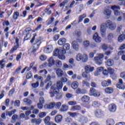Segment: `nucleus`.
<instances>
[{"instance_id":"obj_11","label":"nucleus","mask_w":125,"mask_h":125,"mask_svg":"<svg viewBox=\"0 0 125 125\" xmlns=\"http://www.w3.org/2000/svg\"><path fill=\"white\" fill-rule=\"evenodd\" d=\"M93 39L96 42H101L102 39L101 37L98 35V33H95L93 36Z\"/></svg>"},{"instance_id":"obj_54","label":"nucleus","mask_w":125,"mask_h":125,"mask_svg":"<svg viewBox=\"0 0 125 125\" xmlns=\"http://www.w3.org/2000/svg\"><path fill=\"white\" fill-rule=\"evenodd\" d=\"M32 76L33 74L31 73V72H29L26 75V79H27V80H30V79L32 78Z\"/></svg>"},{"instance_id":"obj_5","label":"nucleus","mask_w":125,"mask_h":125,"mask_svg":"<svg viewBox=\"0 0 125 125\" xmlns=\"http://www.w3.org/2000/svg\"><path fill=\"white\" fill-rule=\"evenodd\" d=\"M108 28L106 26V23H103L100 26L101 34L103 38L106 37V31Z\"/></svg>"},{"instance_id":"obj_53","label":"nucleus","mask_w":125,"mask_h":125,"mask_svg":"<svg viewBox=\"0 0 125 125\" xmlns=\"http://www.w3.org/2000/svg\"><path fill=\"white\" fill-rule=\"evenodd\" d=\"M39 82H37L36 83H32L31 85L33 88H37V87L39 86Z\"/></svg>"},{"instance_id":"obj_37","label":"nucleus","mask_w":125,"mask_h":125,"mask_svg":"<svg viewBox=\"0 0 125 125\" xmlns=\"http://www.w3.org/2000/svg\"><path fill=\"white\" fill-rule=\"evenodd\" d=\"M113 91H114V89L112 87H106L105 89V92H106V93H108V94L112 93Z\"/></svg>"},{"instance_id":"obj_41","label":"nucleus","mask_w":125,"mask_h":125,"mask_svg":"<svg viewBox=\"0 0 125 125\" xmlns=\"http://www.w3.org/2000/svg\"><path fill=\"white\" fill-rule=\"evenodd\" d=\"M82 62L83 63H85L88 60V57H87V55L83 54V56Z\"/></svg>"},{"instance_id":"obj_51","label":"nucleus","mask_w":125,"mask_h":125,"mask_svg":"<svg viewBox=\"0 0 125 125\" xmlns=\"http://www.w3.org/2000/svg\"><path fill=\"white\" fill-rule=\"evenodd\" d=\"M102 49L104 51H106L108 49V45L106 44H103L102 45Z\"/></svg>"},{"instance_id":"obj_32","label":"nucleus","mask_w":125,"mask_h":125,"mask_svg":"<svg viewBox=\"0 0 125 125\" xmlns=\"http://www.w3.org/2000/svg\"><path fill=\"white\" fill-rule=\"evenodd\" d=\"M17 110L16 109H14L13 110H12L11 111H6V115L7 116H9V117H11L14 114H15V112H16Z\"/></svg>"},{"instance_id":"obj_4","label":"nucleus","mask_w":125,"mask_h":125,"mask_svg":"<svg viewBox=\"0 0 125 125\" xmlns=\"http://www.w3.org/2000/svg\"><path fill=\"white\" fill-rule=\"evenodd\" d=\"M105 25L111 31H114V30H116V25L115 22H113L110 20H107L105 21Z\"/></svg>"},{"instance_id":"obj_13","label":"nucleus","mask_w":125,"mask_h":125,"mask_svg":"<svg viewBox=\"0 0 125 125\" xmlns=\"http://www.w3.org/2000/svg\"><path fill=\"white\" fill-rule=\"evenodd\" d=\"M95 115L97 118H103L104 117V112L101 110H98L95 111Z\"/></svg>"},{"instance_id":"obj_21","label":"nucleus","mask_w":125,"mask_h":125,"mask_svg":"<svg viewBox=\"0 0 125 125\" xmlns=\"http://www.w3.org/2000/svg\"><path fill=\"white\" fill-rule=\"evenodd\" d=\"M55 106V103H50L49 104H46L44 105L45 108L47 109H52L54 108Z\"/></svg>"},{"instance_id":"obj_16","label":"nucleus","mask_w":125,"mask_h":125,"mask_svg":"<svg viewBox=\"0 0 125 125\" xmlns=\"http://www.w3.org/2000/svg\"><path fill=\"white\" fill-rule=\"evenodd\" d=\"M112 13V11L109 9H106L104 11V14L105 15V17L109 19L111 17V14Z\"/></svg>"},{"instance_id":"obj_15","label":"nucleus","mask_w":125,"mask_h":125,"mask_svg":"<svg viewBox=\"0 0 125 125\" xmlns=\"http://www.w3.org/2000/svg\"><path fill=\"white\" fill-rule=\"evenodd\" d=\"M56 70V73L57 77L59 78H61L62 76H64V72L61 68L55 69Z\"/></svg>"},{"instance_id":"obj_18","label":"nucleus","mask_w":125,"mask_h":125,"mask_svg":"<svg viewBox=\"0 0 125 125\" xmlns=\"http://www.w3.org/2000/svg\"><path fill=\"white\" fill-rule=\"evenodd\" d=\"M49 67H52L53 65L55 64V60L53 59V57H50L47 60Z\"/></svg>"},{"instance_id":"obj_40","label":"nucleus","mask_w":125,"mask_h":125,"mask_svg":"<svg viewBox=\"0 0 125 125\" xmlns=\"http://www.w3.org/2000/svg\"><path fill=\"white\" fill-rule=\"evenodd\" d=\"M114 64V61L112 59H108L106 62V65L108 66H112Z\"/></svg>"},{"instance_id":"obj_26","label":"nucleus","mask_w":125,"mask_h":125,"mask_svg":"<svg viewBox=\"0 0 125 125\" xmlns=\"http://www.w3.org/2000/svg\"><path fill=\"white\" fill-rule=\"evenodd\" d=\"M23 102H24V103H25V104H26V105H27V106H30V105H31V104H32V100H31L30 99H28V98L24 99Z\"/></svg>"},{"instance_id":"obj_9","label":"nucleus","mask_w":125,"mask_h":125,"mask_svg":"<svg viewBox=\"0 0 125 125\" xmlns=\"http://www.w3.org/2000/svg\"><path fill=\"white\" fill-rule=\"evenodd\" d=\"M117 88H119V89H123L125 90V83L123 82V80L119 79V83L117 84Z\"/></svg>"},{"instance_id":"obj_29","label":"nucleus","mask_w":125,"mask_h":125,"mask_svg":"<svg viewBox=\"0 0 125 125\" xmlns=\"http://www.w3.org/2000/svg\"><path fill=\"white\" fill-rule=\"evenodd\" d=\"M100 103L97 101L93 102L92 104V106L95 108H98V107H100Z\"/></svg>"},{"instance_id":"obj_22","label":"nucleus","mask_w":125,"mask_h":125,"mask_svg":"<svg viewBox=\"0 0 125 125\" xmlns=\"http://www.w3.org/2000/svg\"><path fill=\"white\" fill-rule=\"evenodd\" d=\"M19 46V44L15 43V46L13 48H12V49L10 51V54H12V53H13V52H14L15 50H17V48H18Z\"/></svg>"},{"instance_id":"obj_20","label":"nucleus","mask_w":125,"mask_h":125,"mask_svg":"<svg viewBox=\"0 0 125 125\" xmlns=\"http://www.w3.org/2000/svg\"><path fill=\"white\" fill-rule=\"evenodd\" d=\"M63 120V117L61 115H58L55 118V121L57 124L61 123Z\"/></svg>"},{"instance_id":"obj_34","label":"nucleus","mask_w":125,"mask_h":125,"mask_svg":"<svg viewBox=\"0 0 125 125\" xmlns=\"http://www.w3.org/2000/svg\"><path fill=\"white\" fill-rule=\"evenodd\" d=\"M83 55H82L81 53H79L76 56V60L78 62H80V61H83Z\"/></svg>"},{"instance_id":"obj_56","label":"nucleus","mask_w":125,"mask_h":125,"mask_svg":"<svg viewBox=\"0 0 125 125\" xmlns=\"http://www.w3.org/2000/svg\"><path fill=\"white\" fill-rule=\"evenodd\" d=\"M22 56V52H20L19 54H18L16 57L17 61H19L20 59H21Z\"/></svg>"},{"instance_id":"obj_3","label":"nucleus","mask_w":125,"mask_h":125,"mask_svg":"<svg viewBox=\"0 0 125 125\" xmlns=\"http://www.w3.org/2000/svg\"><path fill=\"white\" fill-rule=\"evenodd\" d=\"M66 54V51L63 50V49H56L54 50L53 52L54 56H58L59 59L61 60H65V55L64 54Z\"/></svg>"},{"instance_id":"obj_24","label":"nucleus","mask_w":125,"mask_h":125,"mask_svg":"<svg viewBox=\"0 0 125 125\" xmlns=\"http://www.w3.org/2000/svg\"><path fill=\"white\" fill-rule=\"evenodd\" d=\"M89 100H90V98L87 96H83V97L82 98V101L84 103L89 102Z\"/></svg>"},{"instance_id":"obj_58","label":"nucleus","mask_w":125,"mask_h":125,"mask_svg":"<svg viewBox=\"0 0 125 125\" xmlns=\"http://www.w3.org/2000/svg\"><path fill=\"white\" fill-rule=\"evenodd\" d=\"M40 60L42 61H44V60H46V56L44 55H42L40 56Z\"/></svg>"},{"instance_id":"obj_1","label":"nucleus","mask_w":125,"mask_h":125,"mask_svg":"<svg viewBox=\"0 0 125 125\" xmlns=\"http://www.w3.org/2000/svg\"><path fill=\"white\" fill-rule=\"evenodd\" d=\"M63 87V83L61 81H58L56 85H53L50 88V91L49 92L51 95V97H54V94H58L60 91V89H62Z\"/></svg>"},{"instance_id":"obj_45","label":"nucleus","mask_w":125,"mask_h":125,"mask_svg":"<svg viewBox=\"0 0 125 125\" xmlns=\"http://www.w3.org/2000/svg\"><path fill=\"white\" fill-rule=\"evenodd\" d=\"M19 16V12H15L13 15V19H15V20H17V19H18Z\"/></svg>"},{"instance_id":"obj_30","label":"nucleus","mask_w":125,"mask_h":125,"mask_svg":"<svg viewBox=\"0 0 125 125\" xmlns=\"http://www.w3.org/2000/svg\"><path fill=\"white\" fill-rule=\"evenodd\" d=\"M72 67L71 65H68L67 63H64L63 64L62 69L64 71L68 70V69H72Z\"/></svg>"},{"instance_id":"obj_10","label":"nucleus","mask_w":125,"mask_h":125,"mask_svg":"<svg viewBox=\"0 0 125 125\" xmlns=\"http://www.w3.org/2000/svg\"><path fill=\"white\" fill-rule=\"evenodd\" d=\"M108 110L111 113H115L117 111V105L114 104H111L108 105Z\"/></svg>"},{"instance_id":"obj_33","label":"nucleus","mask_w":125,"mask_h":125,"mask_svg":"<svg viewBox=\"0 0 125 125\" xmlns=\"http://www.w3.org/2000/svg\"><path fill=\"white\" fill-rule=\"evenodd\" d=\"M79 86V83L77 81H75L72 83L71 87L73 89H77Z\"/></svg>"},{"instance_id":"obj_55","label":"nucleus","mask_w":125,"mask_h":125,"mask_svg":"<svg viewBox=\"0 0 125 125\" xmlns=\"http://www.w3.org/2000/svg\"><path fill=\"white\" fill-rule=\"evenodd\" d=\"M4 62V60H2L1 61H0V67L1 68V69H3V67H4V65H5V64L3 63V62Z\"/></svg>"},{"instance_id":"obj_8","label":"nucleus","mask_w":125,"mask_h":125,"mask_svg":"<svg viewBox=\"0 0 125 125\" xmlns=\"http://www.w3.org/2000/svg\"><path fill=\"white\" fill-rule=\"evenodd\" d=\"M111 8L112 10H114V13L115 16H120L121 14H123V13H121L118 10V9H120L121 8L119 6L113 5L111 6Z\"/></svg>"},{"instance_id":"obj_6","label":"nucleus","mask_w":125,"mask_h":125,"mask_svg":"<svg viewBox=\"0 0 125 125\" xmlns=\"http://www.w3.org/2000/svg\"><path fill=\"white\" fill-rule=\"evenodd\" d=\"M90 96H94L95 97H99L100 96V92L96 90L93 87L90 89V93H89Z\"/></svg>"},{"instance_id":"obj_23","label":"nucleus","mask_w":125,"mask_h":125,"mask_svg":"<svg viewBox=\"0 0 125 125\" xmlns=\"http://www.w3.org/2000/svg\"><path fill=\"white\" fill-rule=\"evenodd\" d=\"M31 124H36V125H40L42 123L41 119H33L31 120Z\"/></svg>"},{"instance_id":"obj_43","label":"nucleus","mask_w":125,"mask_h":125,"mask_svg":"<svg viewBox=\"0 0 125 125\" xmlns=\"http://www.w3.org/2000/svg\"><path fill=\"white\" fill-rule=\"evenodd\" d=\"M80 122L83 123H85L87 122V118L84 117V116H82L81 118V120Z\"/></svg>"},{"instance_id":"obj_36","label":"nucleus","mask_w":125,"mask_h":125,"mask_svg":"<svg viewBox=\"0 0 125 125\" xmlns=\"http://www.w3.org/2000/svg\"><path fill=\"white\" fill-rule=\"evenodd\" d=\"M106 124L107 125H115V122L112 119H108L106 120Z\"/></svg>"},{"instance_id":"obj_39","label":"nucleus","mask_w":125,"mask_h":125,"mask_svg":"<svg viewBox=\"0 0 125 125\" xmlns=\"http://www.w3.org/2000/svg\"><path fill=\"white\" fill-rule=\"evenodd\" d=\"M62 50H64V51H66V50H69L70 49V44L69 43H65L63 46Z\"/></svg>"},{"instance_id":"obj_38","label":"nucleus","mask_w":125,"mask_h":125,"mask_svg":"<svg viewBox=\"0 0 125 125\" xmlns=\"http://www.w3.org/2000/svg\"><path fill=\"white\" fill-rule=\"evenodd\" d=\"M41 41H38L36 43L34 44L33 45V48H34L35 49H36L37 50H38V49H39V48L40 47V44H41Z\"/></svg>"},{"instance_id":"obj_60","label":"nucleus","mask_w":125,"mask_h":125,"mask_svg":"<svg viewBox=\"0 0 125 125\" xmlns=\"http://www.w3.org/2000/svg\"><path fill=\"white\" fill-rule=\"evenodd\" d=\"M43 104H42L41 103H39L37 104V107L39 108V109H42L43 108Z\"/></svg>"},{"instance_id":"obj_47","label":"nucleus","mask_w":125,"mask_h":125,"mask_svg":"<svg viewBox=\"0 0 125 125\" xmlns=\"http://www.w3.org/2000/svg\"><path fill=\"white\" fill-rule=\"evenodd\" d=\"M68 105L70 106H75V105H77V102L75 101H71L68 102Z\"/></svg>"},{"instance_id":"obj_7","label":"nucleus","mask_w":125,"mask_h":125,"mask_svg":"<svg viewBox=\"0 0 125 125\" xmlns=\"http://www.w3.org/2000/svg\"><path fill=\"white\" fill-rule=\"evenodd\" d=\"M104 57V55H103V54H100L98 57H95L94 58L95 62L97 65H101V64H102V59Z\"/></svg>"},{"instance_id":"obj_35","label":"nucleus","mask_w":125,"mask_h":125,"mask_svg":"<svg viewBox=\"0 0 125 125\" xmlns=\"http://www.w3.org/2000/svg\"><path fill=\"white\" fill-rule=\"evenodd\" d=\"M125 40V34H122L120 35L118 37V42H124Z\"/></svg>"},{"instance_id":"obj_52","label":"nucleus","mask_w":125,"mask_h":125,"mask_svg":"<svg viewBox=\"0 0 125 125\" xmlns=\"http://www.w3.org/2000/svg\"><path fill=\"white\" fill-rule=\"evenodd\" d=\"M68 3V0H66L62 2L60 4V7H64L65 6V5Z\"/></svg>"},{"instance_id":"obj_62","label":"nucleus","mask_w":125,"mask_h":125,"mask_svg":"<svg viewBox=\"0 0 125 125\" xmlns=\"http://www.w3.org/2000/svg\"><path fill=\"white\" fill-rule=\"evenodd\" d=\"M18 119V115H16V114H14V115H13V116L12 117V120H13V121H16V120Z\"/></svg>"},{"instance_id":"obj_25","label":"nucleus","mask_w":125,"mask_h":125,"mask_svg":"<svg viewBox=\"0 0 125 125\" xmlns=\"http://www.w3.org/2000/svg\"><path fill=\"white\" fill-rule=\"evenodd\" d=\"M68 109H69L68 105L62 104L60 108V111H61V112H66V111H68Z\"/></svg>"},{"instance_id":"obj_49","label":"nucleus","mask_w":125,"mask_h":125,"mask_svg":"<svg viewBox=\"0 0 125 125\" xmlns=\"http://www.w3.org/2000/svg\"><path fill=\"white\" fill-rule=\"evenodd\" d=\"M74 34L75 36H77V37H81V36H82V31L80 30H76L74 32Z\"/></svg>"},{"instance_id":"obj_17","label":"nucleus","mask_w":125,"mask_h":125,"mask_svg":"<svg viewBox=\"0 0 125 125\" xmlns=\"http://www.w3.org/2000/svg\"><path fill=\"white\" fill-rule=\"evenodd\" d=\"M81 109H82L81 106L76 105L71 106L70 110L71 112H76V111H80Z\"/></svg>"},{"instance_id":"obj_14","label":"nucleus","mask_w":125,"mask_h":125,"mask_svg":"<svg viewBox=\"0 0 125 125\" xmlns=\"http://www.w3.org/2000/svg\"><path fill=\"white\" fill-rule=\"evenodd\" d=\"M53 50V47L52 46V45H49L44 48V52H45V53H50L51 52H52Z\"/></svg>"},{"instance_id":"obj_63","label":"nucleus","mask_w":125,"mask_h":125,"mask_svg":"<svg viewBox=\"0 0 125 125\" xmlns=\"http://www.w3.org/2000/svg\"><path fill=\"white\" fill-rule=\"evenodd\" d=\"M51 85H52V83H51V82H49L46 85V89H48Z\"/></svg>"},{"instance_id":"obj_28","label":"nucleus","mask_w":125,"mask_h":125,"mask_svg":"<svg viewBox=\"0 0 125 125\" xmlns=\"http://www.w3.org/2000/svg\"><path fill=\"white\" fill-rule=\"evenodd\" d=\"M55 64L57 68H61L62 67V62L60 60H56Z\"/></svg>"},{"instance_id":"obj_59","label":"nucleus","mask_w":125,"mask_h":125,"mask_svg":"<svg viewBox=\"0 0 125 125\" xmlns=\"http://www.w3.org/2000/svg\"><path fill=\"white\" fill-rule=\"evenodd\" d=\"M55 107L56 108H57L58 109H59V108H60V107H61V103L58 102L56 104H55Z\"/></svg>"},{"instance_id":"obj_12","label":"nucleus","mask_w":125,"mask_h":125,"mask_svg":"<svg viewBox=\"0 0 125 125\" xmlns=\"http://www.w3.org/2000/svg\"><path fill=\"white\" fill-rule=\"evenodd\" d=\"M102 86L103 87H106V86H110L112 84V81L110 79L107 80V81H104L101 83Z\"/></svg>"},{"instance_id":"obj_27","label":"nucleus","mask_w":125,"mask_h":125,"mask_svg":"<svg viewBox=\"0 0 125 125\" xmlns=\"http://www.w3.org/2000/svg\"><path fill=\"white\" fill-rule=\"evenodd\" d=\"M66 42V39L61 38L58 42V43L59 45H63L64 43H65Z\"/></svg>"},{"instance_id":"obj_64","label":"nucleus","mask_w":125,"mask_h":125,"mask_svg":"<svg viewBox=\"0 0 125 125\" xmlns=\"http://www.w3.org/2000/svg\"><path fill=\"white\" fill-rule=\"evenodd\" d=\"M83 85H84V86L85 85V86H87V87H88L89 86V83H88L87 82H85V81H83Z\"/></svg>"},{"instance_id":"obj_44","label":"nucleus","mask_w":125,"mask_h":125,"mask_svg":"<svg viewBox=\"0 0 125 125\" xmlns=\"http://www.w3.org/2000/svg\"><path fill=\"white\" fill-rule=\"evenodd\" d=\"M114 39V34L113 33H109L107 36V40L108 41H112Z\"/></svg>"},{"instance_id":"obj_50","label":"nucleus","mask_w":125,"mask_h":125,"mask_svg":"<svg viewBox=\"0 0 125 125\" xmlns=\"http://www.w3.org/2000/svg\"><path fill=\"white\" fill-rule=\"evenodd\" d=\"M49 121H50V117L47 116L44 119V123L46 124H49Z\"/></svg>"},{"instance_id":"obj_57","label":"nucleus","mask_w":125,"mask_h":125,"mask_svg":"<svg viewBox=\"0 0 125 125\" xmlns=\"http://www.w3.org/2000/svg\"><path fill=\"white\" fill-rule=\"evenodd\" d=\"M45 100H44V98L43 97H41L39 98V103H42V104H44Z\"/></svg>"},{"instance_id":"obj_48","label":"nucleus","mask_w":125,"mask_h":125,"mask_svg":"<svg viewBox=\"0 0 125 125\" xmlns=\"http://www.w3.org/2000/svg\"><path fill=\"white\" fill-rule=\"evenodd\" d=\"M83 45L84 47H88L89 46V41H84L83 42Z\"/></svg>"},{"instance_id":"obj_31","label":"nucleus","mask_w":125,"mask_h":125,"mask_svg":"<svg viewBox=\"0 0 125 125\" xmlns=\"http://www.w3.org/2000/svg\"><path fill=\"white\" fill-rule=\"evenodd\" d=\"M108 72L111 75V77H114V78H116L117 77L116 74H115V70L114 69L111 68H109Z\"/></svg>"},{"instance_id":"obj_42","label":"nucleus","mask_w":125,"mask_h":125,"mask_svg":"<svg viewBox=\"0 0 125 125\" xmlns=\"http://www.w3.org/2000/svg\"><path fill=\"white\" fill-rule=\"evenodd\" d=\"M45 116H46V112H42L39 114V118H44Z\"/></svg>"},{"instance_id":"obj_19","label":"nucleus","mask_w":125,"mask_h":125,"mask_svg":"<svg viewBox=\"0 0 125 125\" xmlns=\"http://www.w3.org/2000/svg\"><path fill=\"white\" fill-rule=\"evenodd\" d=\"M72 46L75 50H79V48H80V45L78 43L77 41H73L72 42Z\"/></svg>"},{"instance_id":"obj_2","label":"nucleus","mask_w":125,"mask_h":125,"mask_svg":"<svg viewBox=\"0 0 125 125\" xmlns=\"http://www.w3.org/2000/svg\"><path fill=\"white\" fill-rule=\"evenodd\" d=\"M84 70L85 72L83 73L82 76L83 78H84L86 81H89V80H90V75H87L86 74H88V73H90V72H93V71H94V67H91V66L89 65H86L84 67Z\"/></svg>"},{"instance_id":"obj_61","label":"nucleus","mask_w":125,"mask_h":125,"mask_svg":"<svg viewBox=\"0 0 125 125\" xmlns=\"http://www.w3.org/2000/svg\"><path fill=\"white\" fill-rule=\"evenodd\" d=\"M14 106L17 107H19L20 106V101L19 100L16 101L14 104Z\"/></svg>"},{"instance_id":"obj_46","label":"nucleus","mask_w":125,"mask_h":125,"mask_svg":"<svg viewBox=\"0 0 125 125\" xmlns=\"http://www.w3.org/2000/svg\"><path fill=\"white\" fill-rule=\"evenodd\" d=\"M68 115H69V116H70V117H72V118H75V117H76V116H77L78 113L68 112Z\"/></svg>"}]
</instances>
